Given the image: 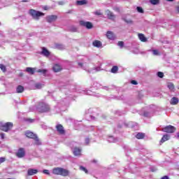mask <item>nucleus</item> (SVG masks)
Wrapping results in <instances>:
<instances>
[{"mask_svg":"<svg viewBox=\"0 0 179 179\" xmlns=\"http://www.w3.org/2000/svg\"><path fill=\"white\" fill-rule=\"evenodd\" d=\"M52 173L55 176H62V177H68L69 176V171L61 167H57L52 169Z\"/></svg>","mask_w":179,"mask_h":179,"instance_id":"obj_1","label":"nucleus"},{"mask_svg":"<svg viewBox=\"0 0 179 179\" xmlns=\"http://www.w3.org/2000/svg\"><path fill=\"white\" fill-rule=\"evenodd\" d=\"M36 110L38 113H48L50 108L48 104L43 102H40L36 107Z\"/></svg>","mask_w":179,"mask_h":179,"instance_id":"obj_2","label":"nucleus"},{"mask_svg":"<svg viewBox=\"0 0 179 179\" xmlns=\"http://www.w3.org/2000/svg\"><path fill=\"white\" fill-rule=\"evenodd\" d=\"M29 13L30 16H31L33 19H34L35 20H39L41 16H44L45 15L44 13L41 11H37L34 9H30L29 11Z\"/></svg>","mask_w":179,"mask_h":179,"instance_id":"obj_3","label":"nucleus"},{"mask_svg":"<svg viewBox=\"0 0 179 179\" xmlns=\"http://www.w3.org/2000/svg\"><path fill=\"white\" fill-rule=\"evenodd\" d=\"M13 127V123L6 122V124L0 126V129L1 131H3L4 132H8V131H10V129H12Z\"/></svg>","mask_w":179,"mask_h":179,"instance_id":"obj_4","label":"nucleus"},{"mask_svg":"<svg viewBox=\"0 0 179 179\" xmlns=\"http://www.w3.org/2000/svg\"><path fill=\"white\" fill-rule=\"evenodd\" d=\"M176 127L171 125L166 126L162 129L163 132H166V134H174L176 132Z\"/></svg>","mask_w":179,"mask_h":179,"instance_id":"obj_5","label":"nucleus"},{"mask_svg":"<svg viewBox=\"0 0 179 179\" xmlns=\"http://www.w3.org/2000/svg\"><path fill=\"white\" fill-rule=\"evenodd\" d=\"M80 26L83 27H86V29H93V23L90 22H85V20H80L79 22Z\"/></svg>","mask_w":179,"mask_h":179,"instance_id":"obj_6","label":"nucleus"},{"mask_svg":"<svg viewBox=\"0 0 179 179\" xmlns=\"http://www.w3.org/2000/svg\"><path fill=\"white\" fill-rule=\"evenodd\" d=\"M58 16L56 15H48L45 17V20L48 23H53V22H57Z\"/></svg>","mask_w":179,"mask_h":179,"instance_id":"obj_7","label":"nucleus"},{"mask_svg":"<svg viewBox=\"0 0 179 179\" xmlns=\"http://www.w3.org/2000/svg\"><path fill=\"white\" fill-rule=\"evenodd\" d=\"M15 155L19 159H22V157H24L26 156V151L24 150V148H19L17 152L15 153Z\"/></svg>","mask_w":179,"mask_h":179,"instance_id":"obj_8","label":"nucleus"},{"mask_svg":"<svg viewBox=\"0 0 179 179\" xmlns=\"http://www.w3.org/2000/svg\"><path fill=\"white\" fill-rule=\"evenodd\" d=\"M107 18L109 20H112V22H115V15L113 12H111L110 10H107L106 11Z\"/></svg>","mask_w":179,"mask_h":179,"instance_id":"obj_9","label":"nucleus"},{"mask_svg":"<svg viewBox=\"0 0 179 179\" xmlns=\"http://www.w3.org/2000/svg\"><path fill=\"white\" fill-rule=\"evenodd\" d=\"M56 129L60 135H65V129H64V126H62V124H57L56 126Z\"/></svg>","mask_w":179,"mask_h":179,"instance_id":"obj_10","label":"nucleus"},{"mask_svg":"<svg viewBox=\"0 0 179 179\" xmlns=\"http://www.w3.org/2000/svg\"><path fill=\"white\" fill-rule=\"evenodd\" d=\"M37 136V134H34L33 131H25V136L29 139H34V138Z\"/></svg>","mask_w":179,"mask_h":179,"instance_id":"obj_11","label":"nucleus"},{"mask_svg":"<svg viewBox=\"0 0 179 179\" xmlns=\"http://www.w3.org/2000/svg\"><path fill=\"white\" fill-rule=\"evenodd\" d=\"M39 54L44 55V57H48L49 55H51V52H50L49 50H47L45 47L42 48V51L39 52Z\"/></svg>","mask_w":179,"mask_h":179,"instance_id":"obj_12","label":"nucleus"},{"mask_svg":"<svg viewBox=\"0 0 179 179\" xmlns=\"http://www.w3.org/2000/svg\"><path fill=\"white\" fill-rule=\"evenodd\" d=\"M106 37L108 38V40H115V35L114 33L111 31H108L106 33Z\"/></svg>","mask_w":179,"mask_h":179,"instance_id":"obj_13","label":"nucleus"},{"mask_svg":"<svg viewBox=\"0 0 179 179\" xmlns=\"http://www.w3.org/2000/svg\"><path fill=\"white\" fill-rule=\"evenodd\" d=\"M81 152H82V149L78 147L74 148L73 150V153L74 156H80Z\"/></svg>","mask_w":179,"mask_h":179,"instance_id":"obj_14","label":"nucleus"},{"mask_svg":"<svg viewBox=\"0 0 179 179\" xmlns=\"http://www.w3.org/2000/svg\"><path fill=\"white\" fill-rule=\"evenodd\" d=\"M38 173V170L34 169H29L27 171V176H34V174H37Z\"/></svg>","mask_w":179,"mask_h":179,"instance_id":"obj_15","label":"nucleus"},{"mask_svg":"<svg viewBox=\"0 0 179 179\" xmlns=\"http://www.w3.org/2000/svg\"><path fill=\"white\" fill-rule=\"evenodd\" d=\"M122 20H123V22H125L127 24H134V21L132 20H127V15H122Z\"/></svg>","mask_w":179,"mask_h":179,"instance_id":"obj_16","label":"nucleus"},{"mask_svg":"<svg viewBox=\"0 0 179 179\" xmlns=\"http://www.w3.org/2000/svg\"><path fill=\"white\" fill-rule=\"evenodd\" d=\"M52 71L55 73L61 72V71H62V68L59 64H55L52 67Z\"/></svg>","mask_w":179,"mask_h":179,"instance_id":"obj_17","label":"nucleus"},{"mask_svg":"<svg viewBox=\"0 0 179 179\" xmlns=\"http://www.w3.org/2000/svg\"><path fill=\"white\" fill-rule=\"evenodd\" d=\"M92 45H94V47H96V48H100V47L103 45V43H101V41L99 40H95L93 41Z\"/></svg>","mask_w":179,"mask_h":179,"instance_id":"obj_18","label":"nucleus"},{"mask_svg":"<svg viewBox=\"0 0 179 179\" xmlns=\"http://www.w3.org/2000/svg\"><path fill=\"white\" fill-rule=\"evenodd\" d=\"M25 71H27V73H29V75H34V73L36 72V69L31 67H27Z\"/></svg>","mask_w":179,"mask_h":179,"instance_id":"obj_19","label":"nucleus"},{"mask_svg":"<svg viewBox=\"0 0 179 179\" xmlns=\"http://www.w3.org/2000/svg\"><path fill=\"white\" fill-rule=\"evenodd\" d=\"M138 36L139 40H141L143 43H146V41H148V38L143 34H138Z\"/></svg>","mask_w":179,"mask_h":179,"instance_id":"obj_20","label":"nucleus"},{"mask_svg":"<svg viewBox=\"0 0 179 179\" xmlns=\"http://www.w3.org/2000/svg\"><path fill=\"white\" fill-rule=\"evenodd\" d=\"M33 140L34 141L35 145H36V146H40L42 145L41 141L40 138H38V136L36 135Z\"/></svg>","mask_w":179,"mask_h":179,"instance_id":"obj_21","label":"nucleus"},{"mask_svg":"<svg viewBox=\"0 0 179 179\" xmlns=\"http://www.w3.org/2000/svg\"><path fill=\"white\" fill-rule=\"evenodd\" d=\"M170 104L172 106H176L178 104V98L174 96L171 99Z\"/></svg>","mask_w":179,"mask_h":179,"instance_id":"obj_22","label":"nucleus"},{"mask_svg":"<svg viewBox=\"0 0 179 179\" xmlns=\"http://www.w3.org/2000/svg\"><path fill=\"white\" fill-rule=\"evenodd\" d=\"M169 139H170V136H169V134H164L160 140V143H164V142L169 141Z\"/></svg>","mask_w":179,"mask_h":179,"instance_id":"obj_23","label":"nucleus"},{"mask_svg":"<svg viewBox=\"0 0 179 179\" xmlns=\"http://www.w3.org/2000/svg\"><path fill=\"white\" fill-rule=\"evenodd\" d=\"M55 48H56L57 50H65V45L61 43H55Z\"/></svg>","mask_w":179,"mask_h":179,"instance_id":"obj_24","label":"nucleus"},{"mask_svg":"<svg viewBox=\"0 0 179 179\" xmlns=\"http://www.w3.org/2000/svg\"><path fill=\"white\" fill-rule=\"evenodd\" d=\"M87 0H80L76 1V5L78 6H82L83 5H87Z\"/></svg>","mask_w":179,"mask_h":179,"instance_id":"obj_25","label":"nucleus"},{"mask_svg":"<svg viewBox=\"0 0 179 179\" xmlns=\"http://www.w3.org/2000/svg\"><path fill=\"white\" fill-rule=\"evenodd\" d=\"M17 93H23L24 92V87L22 85H18L16 88Z\"/></svg>","mask_w":179,"mask_h":179,"instance_id":"obj_26","label":"nucleus"},{"mask_svg":"<svg viewBox=\"0 0 179 179\" xmlns=\"http://www.w3.org/2000/svg\"><path fill=\"white\" fill-rule=\"evenodd\" d=\"M36 72H38V73H41L43 76H45L47 75L48 70L45 69H38Z\"/></svg>","mask_w":179,"mask_h":179,"instance_id":"obj_27","label":"nucleus"},{"mask_svg":"<svg viewBox=\"0 0 179 179\" xmlns=\"http://www.w3.org/2000/svg\"><path fill=\"white\" fill-rule=\"evenodd\" d=\"M136 138L137 139H143V138H145V134H143V133H138L136 135Z\"/></svg>","mask_w":179,"mask_h":179,"instance_id":"obj_28","label":"nucleus"},{"mask_svg":"<svg viewBox=\"0 0 179 179\" xmlns=\"http://www.w3.org/2000/svg\"><path fill=\"white\" fill-rule=\"evenodd\" d=\"M69 31H71V33H76L78 32V28L75 26H71L69 28Z\"/></svg>","mask_w":179,"mask_h":179,"instance_id":"obj_29","label":"nucleus"},{"mask_svg":"<svg viewBox=\"0 0 179 179\" xmlns=\"http://www.w3.org/2000/svg\"><path fill=\"white\" fill-rule=\"evenodd\" d=\"M112 73H117L118 72V66H113L110 70Z\"/></svg>","mask_w":179,"mask_h":179,"instance_id":"obj_30","label":"nucleus"},{"mask_svg":"<svg viewBox=\"0 0 179 179\" xmlns=\"http://www.w3.org/2000/svg\"><path fill=\"white\" fill-rule=\"evenodd\" d=\"M149 2L151 5H159L160 3V0H150Z\"/></svg>","mask_w":179,"mask_h":179,"instance_id":"obj_31","label":"nucleus"},{"mask_svg":"<svg viewBox=\"0 0 179 179\" xmlns=\"http://www.w3.org/2000/svg\"><path fill=\"white\" fill-rule=\"evenodd\" d=\"M136 10L138 12V13H145V10H143V8H142L141 6H137Z\"/></svg>","mask_w":179,"mask_h":179,"instance_id":"obj_32","label":"nucleus"},{"mask_svg":"<svg viewBox=\"0 0 179 179\" xmlns=\"http://www.w3.org/2000/svg\"><path fill=\"white\" fill-rule=\"evenodd\" d=\"M80 170L85 171L86 174H89V171L83 166H80Z\"/></svg>","mask_w":179,"mask_h":179,"instance_id":"obj_33","label":"nucleus"},{"mask_svg":"<svg viewBox=\"0 0 179 179\" xmlns=\"http://www.w3.org/2000/svg\"><path fill=\"white\" fill-rule=\"evenodd\" d=\"M157 76H158V78H160L161 79H163V78H164V73L161 71H158L157 73Z\"/></svg>","mask_w":179,"mask_h":179,"instance_id":"obj_34","label":"nucleus"},{"mask_svg":"<svg viewBox=\"0 0 179 179\" xmlns=\"http://www.w3.org/2000/svg\"><path fill=\"white\" fill-rule=\"evenodd\" d=\"M0 69H1L3 72H6V66L2 64H0Z\"/></svg>","mask_w":179,"mask_h":179,"instance_id":"obj_35","label":"nucleus"},{"mask_svg":"<svg viewBox=\"0 0 179 179\" xmlns=\"http://www.w3.org/2000/svg\"><path fill=\"white\" fill-rule=\"evenodd\" d=\"M108 141L110 142V143H113L115 142V139L113 136H109Z\"/></svg>","mask_w":179,"mask_h":179,"instance_id":"obj_36","label":"nucleus"},{"mask_svg":"<svg viewBox=\"0 0 179 179\" xmlns=\"http://www.w3.org/2000/svg\"><path fill=\"white\" fill-rule=\"evenodd\" d=\"M168 87H169V89H170V90H174V84H173V83L169 84Z\"/></svg>","mask_w":179,"mask_h":179,"instance_id":"obj_37","label":"nucleus"},{"mask_svg":"<svg viewBox=\"0 0 179 179\" xmlns=\"http://www.w3.org/2000/svg\"><path fill=\"white\" fill-rule=\"evenodd\" d=\"M117 45H119V47H120V48H124V41H119L117 43Z\"/></svg>","mask_w":179,"mask_h":179,"instance_id":"obj_38","label":"nucleus"},{"mask_svg":"<svg viewBox=\"0 0 179 179\" xmlns=\"http://www.w3.org/2000/svg\"><path fill=\"white\" fill-rule=\"evenodd\" d=\"M150 171H152V173H155L157 171V168L155 167V166H152L150 168Z\"/></svg>","mask_w":179,"mask_h":179,"instance_id":"obj_39","label":"nucleus"},{"mask_svg":"<svg viewBox=\"0 0 179 179\" xmlns=\"http://www.w3.org/2000/svg\"><path fill=\"white\" fill-rule=\"evenodd\" d=\"M43 174H47V176H50V171H48V169H44L43 171Z\"/></svg>","mask_w":179,"mask_h":179,"instance_id":"obj_40","label":"nucleus"},{"mask_svg":"<svg viewBox=\"0 0 179 179\" xmlns=\"http://www.w3.org/2000/svg\"><path fill=\"white\" fill-rule=\"evenodd\" d=\"M35 87L36 89H41V83H36L35 84Z\"/></svg>","mask_w":179,"mask_h":179,"instance_id":"obj_41","label":"nucleus"},{"mask_svg":"<svg viewBox=\"0 0 179 179\" xmlns=\"http://www.w3.org/2000/svg\"><path fill=\"white\" fill-rule=\"evenodd\" d=\"M152 52L154 55H159V51L157 50H153Z\"/></svg>","mask_w":179,"mask_h":179,"instance_id":"obj_42","label":"nucleus"},{"mask_svg":"<svg viewBox=\"0 0 179 179\" xmlns=\"http://www.w3.org/2000/svg\"><path fill=\"white\" fill-rule=\"evenodd\" d=\"M131 85H138V81H136V80H132L131 81Z\"/></svg>","mask_w":179,"mask_h":179,"instance_id":"obj_43","label":"nucleus"},{"mask_svg":"<svg viewBox=\"0 0 179 179\" xmlns=\"http://www.w3.org/2000/svg\"><path fill=\"white\" fill-rule=\"evenodd\" d=\"M85 143L86 145H89L90 143V138H85Z\"/></svg>","mask_w":179,"mask_h":179,"instance_id":"obj_44","label":"nucleus"},{"mask_svg":"<svg viewBox=\"0 0 179 179\" xmlns=\"http://www.w3.org/2000/svg\"><path fill=\"white\" fill-rule=\"evenodd\" d=\"M95 15H96V16H101L102 13L100 11H96Z\"/></svg>","mask_w":179,"mask_h":179,"instance_id":"obj_45","label":"nucleus"},{"mask_svg":"<svg viewBox=\"0 0 179 179\" xmlns=\"http://www.w3.org/2000/svg\"><path fill=\"white\" fill-rule=\"evenodd\" d=\"M5 157H0V163H3L5 162Z\"/></svg>","mask_w":179,"mask_h":179,"instance_id":"obj_46","label":"nucleus"},{"mask_svg":"<svg viewBox=\"0 0 179 179\" xmlns=\"http://www.w3.org/2000/svg\"><path fill=\"white\" fill-rule=\"evenodd\" d=\"M143 116L144 117H149V112H144L143 113Z\"/></svg>","mask_w":179,"mask_h":179,"instance_id":"obj_47","label":"nucleus"},{"mask_svg":"<svg viewBox=\"0 0 179 179\" xmlns=\"http://www.w3.org/2000/svg\"><path fill=\"white\" fill-rule=\"evenodd\" d=\"M0 136H1V139H4L5 138V134H3V133L0 134Z\"/></svg>","mask_w":179,"mask_h":179,"instance_id":"obj_48","label":"nucleus"},{"mask_svg":"<svg viewBox=\"0 0 179 179\" xmlns=\"http://www.w3.org/2000/svg\"><path fill=\"white\" fill-rule=\"evenodd\" d=\"M78 66H80L81 68L83 67V63L78 62Z\"/></svg>","mask_w":179,"mask_h":179,"instance_id":"obj_49","label":"nucleus"},{"mask_svg":"<svg viewBox=\"0 0 179 179\" xmlns=\"http://www.w3.org/2000/svg\"><path fill=\"white\" fill-rule=\"evenodd\" d=\"M44 10H48V7L47 6L43 7Z\"/></svg>","mask_w":179,"mask_h":179,"instance_id":"obj_50","label":"nucleus"},{"mask_svg":"<svg viewBox=\"0 0 179 179\" xmlns=\"http://www.w3.org/2000/svg\"><path fill=\"white\" fill-rule=\"evenodd\" d=\"M115 10H116V12H120V8L118 7L115 8Z\"/></svg>","mask_w":179,"mask_h":179,"instance_id":"obj_51","label":"nucleus"},{"mask_svg":"<svg viewBox=\"0 0 179 179\" xmlns=\"http://www.w3.org/2000/svg\"><path fill=\"white\" fill-rule=\"evenodd\" d=\"M58 4H59V5H64V1H59V2H58Z\"/></svg>","mask_w":179,"mask_h":179,"instance_id":"obj_52","label":"nucleus"},{"mask_svg":"<svg viewBox=\"0 0 179 179\" xmlns=\"http://www.w3.org/2000/svg\"><path fill=\"white\" fill-rule=\"evenodd\" d=\"M92 163H97V160L94 159V160L92 161Z\"/></svg>","mask_w":179,"mask_h":179,"instance_id":"obj_53","label":"nucleus"},{"mask_svg":"<svg viewBox=\"0 0 179 179\" xmlns=\"http://www.w3.org/2000/svg\"><path fill=\"white\" fill-rule=\"evenodd\" d=\"M22 2H29V0H22Z\"/></svg>","mask_w":179,"mask_h":179,"instance_id":"obj_54","label":"nucleus"},{"mask_svg":"<svg viewBox=\"0 0 179 179\" xmlns=\"http://www.w3.org/2000/svg\"><path fill=\"white\" fill-rule=\"evenodd\" d=\"M168 2H173L174 0H166Z\"/></svg>","mask_w":179,"mask_h":179,"instance_id":"obj_55","label":"nucleus"},{"mask_svg":"<svg viewBox=\"0 0 179 179\" xmlns=\"http://www.w3.org/2000/svg\"><path fill=\"white\" fill-rule=\"evenodd\" d=\"M176 9H177V10H178V12L179 13V6L176 8Z\"/></svg>","mask_w":179,"mask_h":179,"instance_id":"obj_56","label":"nucleus"},{"mask_svg":"<svg viewBox=\"0 0 179 179\" xmlns=\"http://www.w3.org/2000/svg\"><path fill=\"white\" fill-rule=\"evenodd\" d=\"M67 13H72V10H70Z\"/></svg>","mask_w":179,"mask_h":179,"instance_id":"obj_57","label":"nucleus"},{"mask_svg":"<svg viewBox=\"0 0 179 179\" xmlns=\"http://www.w3.org/2000/svg\"><path fill=\"white\" fill-rule=\"evenodd\" d=\"M33 119H29V122H33Z\"/></svg>","mask_w":179,"mask_h":179,"instance_id":"obj_58","label":"nucleus"},{"mask_svg":"<svg viewBox=\"0 0 179 179\" xmlns=\"http://www.w3.org/2000/svg\"><path fill=\"white\" fill-rule=\"evenodd\" d=\"M133 52H134V54H137L136 52H135V50H133Z\"/></svg>","mask_w":179,"mask_h":179,"instance_id":"obj_59","label":"nucleus"},{"mask_svg":"<svg viewBox=\"0 0 179 179\" xmlns=\"http://www.w3.org/2000/svg\"><path fill=\"white\" fill-rule=\"evenodd\" d=\"M119 127V128H121V126H118Z\"/></svg>","mask_w":179,"mask_h":179,"instance_id":"obj_60","label":"nucleus"},{"mask_svg":"<svg viewBox=\"0 0 179 179\" xmlns=\"http://www.w3.org/2000/svg\"><path fill=\"white\" fill-rule=\"evenodd\" d=\"M178 170H179V166H178Z\"/></svg>","mask_w":179,"mask_h":179,"instance_id":"obj_61","label":"nucleus"},{"mask_svg":"<svg viewBox=\"0 0 179 179\" xmlns=\"http://www.w3.org/2000/svg\"><path fill=\"white\" fill-rule=\"evenodd\" d=\"M0 25H1V22H0Z\"/></svg>","mask_w":179,"mask_h":179,"instance_id":"obj_62","label":"nucleus"}]
</instances>
